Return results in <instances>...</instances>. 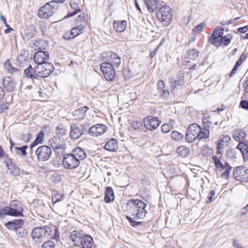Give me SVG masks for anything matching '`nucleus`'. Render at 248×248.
<instances>
[{"mask_svg": "<svg viewBox=\"0 0 248 248\" xmlns=\"http://www.w3.org/2000/svg\"><path fill=\"white\" fill-rule=\"evenodd\" d=\"M10 207L11 208L15 209L16 210H18V211H21V214H22L23 209L21 206L20 203L17 201H13L12 202L10 205Z\"/></svg>", "mask_w": 248, "mask_h": 248, "instance_id": "obj_45", "label": "nucleus"}, {"mask_svg": "<svg viewBox=\"0 0 248 248\" xmlns=\"http://www.w3.org/2000/svg\"><path fill=\"white\" fill-rule=\"evenodd\" d=\"M3 85L7 92H11L15 90L16 83L11 77L7 76L3 79Z\"/></svg>", "mask_w": 248, "mask_h": 248, "instance_id": "obj_21", "label": "nucleus"}, {"mask_svg": "<svg viewBox=\"0 0 248 248\" xmlns=\"http://www.w3.org/2000/svg\"><path fill=\"white\" fill-rule=\"evenodd\" d=\"M246 55L245 54H242L239 59H238V60L237 61V62H236V64H235V66H236V67H238L239 68V67L242 64V63H243V62H244L245 60L246 59Z\"/></svg>", "mask_w": 248, "mask_h": 248, "instance_id": "obj_50", "label": "nucleus"}, {"mask_svg": "<svg viewBox=\"0 0 248 248\" xmlns=\"http://www.w3.org/2000/svg\"><path fill=\"white\" fill-rule=\"evenodd\" d=\"M171 138L173 140L179 141L181 140L183 138L184 135L183 134L177 131H172L171 133Z\"/></svg>", "mask_w": 248, "mask_h": 248, "instance_id": "obj_37", "label": "nucleus"}, {"mask_svg": "<svg viewBox=\"0 0 248 248\" xmlns=\"http://www.w3.org/2000/svg\"><path fill=\"white\" fill-rule=\"evenodd\" d=\"M52 154L51 149L47 146L43 145L38 147L35 151L37 159L40 161L47 160Z\"/></svg>", "mask_w": 248, "mask_h": 248, "instance_id": "obj_14", "label": "nucleus"}, {"mask_svg": "<svg viewBox=\"0 0 248 248\" xmlns=\"http://www.w3.org/2000/svg\"><path fill=\"white\" fill-rule=\"evenodd\" d=\"M161 131L164 133H167L172 129V126L168 124H164L161 127Z\"/></svg>", "mask_w": 248, "mask_h": 248, "instance_id": "obj_46", "label": "nucleus"}, {"mask_svg": "<svg viewBox=\"0 0 248 248\" xmlns=\"http://www.w3.org/2000/svg\"><path fill=\"white\" fill-rule=\"evenodd\" d=\"M6 215L19 217L22 216L23 214H21V211H18L8 206L0 210V218H3Z\"/></svg>", "mask_w": 248, "mask_h": 248, "instance_id": "obj_19", "label": "nucleus"}, {"mask_svg": "<svg viewBox=\"0 0 248 248\" xmlns=\"http://www.w3.org/2000/svg\"><path fill=\"white\" fill-rule=\"evenodd\" d=\"M13 222V224H14L16 228H21V226L24 224V221L22 219H16L14 221H11Z\"/></svg>", "mask_w": 248, "mask_h": 248, "instance_id": "obj_48", "label": "nucleus"}, {"mask_svg": "<svg viewBox=\"0 0 248 248\" xmlns=\"http://www.w3.org/2000/svg\"><path fill=\"white\" fill-rule=\"evenodd\" d=\"M148 9V10L153 13L161 5L159 3V0H143Z\"/></svg>", "mask_w": 248, "mask_h": 248, "instance_id": "obj_24", "label": "nucleus"}, {"mask_svg": "<svg viewBox=\"0 0 248 248\" xmlns=\"http://www.w3.org/2000/svg\"><path fill=\"white\" fill-rule=\"evenodd\" d=\"M88 109V108L87 107H81L72 112V114L76 119H80L83 117Z\"/></svg>", "mask_w": 248, "mask_h": 248, "instance_id": "obj_35", "label": "nucleus"}, {"mask_svg": "<svg viewBox=\"0 0 248 248\" xmlns=\"http://www.w3.org/2000/svg\"><path fill=\"white\" fill-rule=\"evenodd\" d=\"M56 133L57 136L62 137V136H64L66 134V128L62 125H58L56 128Z\"/></svg>", "mask_w": 248, "mask_h": 248, "instance_id": "obj_40", "label": "nucleus"}, {"mask_svg": "<svg viewBox=\"0 0 248 248\" xmlns=\"http://www.w3.org/2000/svg\"><path fill=\"white\" fill-rule=\"evenodd\" d=\"M146 207V204L143 202H142L140 200V208H142L141 211H140V217H145L146 213V211L145 210Z\"/></svg>", "mask_w": 248, "mask_h": 248, "instance_id": "obj_49", "label": "nucleus"}, {"mask_svg": "<svg viewBox=\"0 0 248 248\" xmlns=\"http://www.w3.org/2000/svg\"><path fill=\"white\" fill-rule=\"evenodd\" d=\"M244 91L246 93H248V79H247L243 84Z\"/></svg>", "mask_w": 248, "mask_h": 248, "instance_id": "obj_61", "label": "nucleus"}, {"mask_svg": "<svg viewBox=\"0 0 248 248\" xmlns=\"http://www.w3.org/2000/svg\"><path fill=\"white\" fill-rule=\"evenodd\" d=\"M157 87L158 90H162L165 87V83L162 80H159L157 82Z\"/></svg>", "mask_w": 248, "mask_h": 248, "instance_id": "obj_58", "label": "nucleus"}, {"mask_svg": "<svg viewBox=\"0 0 248 248\" xmlns=\"http://www.w3.org/2000/svg\"><path fill=\"white\" fill-rule=\"evenodd\" d=\"M5 226L8 229L10 230H14L15 231V232L16 231L17 229L16 228L13 222L12 221H8L5 224Z\"/></svg>", "mask_w": 248, "mask_h": 248, "instance_id": "obj_52", "label": "nucleus"}, {"mask_svg": "<svg viewBox=\"0 0 248 248\" xmlns=\"http://www.w3.org/2000/svg\"><path fill=\"white\" fill-rule=\"evenodd\" d=\"M49 57L48 51H39L34 54L33 61L37 65H43L45 63H47L46 61Z\"/></svg>", "mask_w": 248, "mask_h": 248, "instance_id": "obj_17", "label": "nucleus"}, {"mask_svg": "<svg viewBox=\"0 0 248 248\" xmlns=\"http://www.w3.org/2000/svg\"><path fill=\"white\" fill-rule=\"evenodd\" d=\"M241 153L244 161L248 160V141L240 142L236 147Z\"/></svg>", "mask_w": 248, "mask_h": 248, "instance_id": "obj_23", "label": "nucleus"}, {"mask_svg": "<svg viewBox=\"0 0 248 248\" xmlns=\"http://www.w3.org/2000/svg\"><path fill=\"white\" fill-rule=\"evenodd\" d=\"M82 240L81 246L83 248H91L93 245V238L90 235H84Z\"/></svg>", "mask_w": 248, "mask_h": 248, "instance_id": "obj_30", "label": "nucleus"}, {"mask_svg": "<svg viewBox=\"0 0 248 248\" xmlns=\"http://www.w3.org/2000/svg\"><path fill=\"white\" fill-rule=\"evenodd\" d=\"M100 69L104 74L105 78L108 81H113L115 78L114 68L112 67L109 62H103L100 66Z\"/></svg>", "mask_w": 248, "mask_h": 248, "instance_id": "obj_11", "label": "nucleus"}, {"mask_svg": "<svg viewBox=\"0 0 248 248\" xmlns=\"http://www.w3.org/2000/svg\"><path fill=\"white\" fill-rule=\"evenodd\" d=\"M177 153L182 157H186L190 153V149L185 146H180L177 149Z\"/></svg>", "mask_w": 248, "mask_h": 248, "instance_id": "obj_34", "label": "nucleus"}, {"mask_svg": "<svg viewBox=\"0 0 248 248\" xmlns=\"http://www.w3.org/2000/svg\"><path fill=\"white\" fill-rule=\"evenodd\" d=\"M107 129L108 128L105 125L97 124L90 127L89 130V134L93 136H99L104 134Z\"/></svg>", "mask_w": 248, "mask_h": 248, "instance_id": "obj_18", "label": "nucleus"}, {"mask_svg": "<svg viewBox=\"0 0 248 248\" xmlns=\"http://www.w3.org/2000/svg\"><path fill=\"white\" fill-rule=\"evenodd\" d=\"M44 140V134L42 132H40L35 140V141L31 144V148L37 143H42Z\"/></svg>", "mask_w": 248, "mask_h": 248, "instance_id": "obj_43", "label": "nucleus"}, {"mask_svg": "<svg viewBox=\"0 0 248 248\" xmlns=\"http://www.w3.org/2000/svg\"><path fill=\"white\" fill-rule=\"evenodd\" d=\"M8 155L7 154L4 153V151L2 148V147L0 145V157H7Z\"/></svg>", "mask_w": 248, "mask_h": 248, "instance_id": "obj_63", "label": "nucleus"}, {"mask_svg": "<svg viewBox=\"0 0 248 248\" xmlns=\"http://www.w3.org/2000/svg\"><path fill=\"white\" fill-rule=\"evenodd\" d=\"M158 47H159V46H158L153 51L150 52V57H151V59L155 57V56L156 55Z\"/></svg>", "mask_w": 248, "mask_h": 248, "instance_id": "obj_60", "label": "nucleus"}, {"mask_svg": "<svg viewBox=\"0 0 248 248\" xmlns=\"http://www.w3.org/2000/svg\"><path fill=\"white\" fill-rule=\"evenodd\" d=\"M233 176L237 181L241 182L248 181V169L244 166H239L234 168Z\"/></svg>", "mask_w": 248, "mask_h": 248, "instance_id": "obj_13", "label": "nucleus"}, {"mask_svg": "<svg viewBox=\"0 0 248 248\" xmlns=\"http://www.w3.org/2000/svg\"><path fill=\"white\" fill-rule=\"evenodd\" d=\"M214 149L210 148L207 145H203L200 151L201 154L205 157H211L212 158V156L214 155ZM216 155L218 156L217 155Z\"/></svg>", "mask_w": 248, "mask_h": 248, "instance_id": "obj_28", "label": "nucleus"}, {"mask_svg": "<svg viewBox=\"0 0 248 248\" xmlns=\"http://www.w3.org/2000/svg\"><path fill=\"white\" fill-rule=\"evenodd\" d=\"M140 125L137 121H134L131 124V131H139Z\"/></svg>", "mask_w": 248, "mask_h": 248, "instance_id": "obj_54", "label": "nucleus"}, {"mask_svg": "<svg viewBox=\"0 0 248 248\" xmlns=\"http://www.w3.org/2000/svg\"><path fill=\"white\" fill-rule=\"evenodd\" d=\"M4 69L7 71V73L12 75L16 73L17 74H20V70L16 67H14L8 59L4 62Z\"/></svg>", "mask_w": 248, "mask_h": 248, "instance_id": "obj_27", "label": "nucleus"}, {"mask_svg": "<svg viewBox=\"0 0 248 248\" xmlns=\"http://www.w3.org/2000/svg\"><path fill=\"white\" fill-rule=\"evenodd\" d=\"M145 127L149 130L155 129L160 124L161 122L155 117L148 115L143 119Z\"/></svg>", "mask_w": 248, "mask_h": 248, "instance_id": "obj_16", "label": "nucleus"}, {"mask_svg": "<svg viewBox=\"0 0 248 248\" xmlns=\"http://www.w3.org/2000/svg\"><path fill=\"white\" fill-rule=\"evenodd\" d=\"M113 26L116 31L122 32L126 28L127 22L125 20L115 21L113 23Z\"/></svg>", "mask_w": 248, "mask_h": 248, "instance_id": "obj_31", "label": "nucleus"}, {"mask_svg": "<svg viewBox=\"0 0 248 248\" xmlns=\"http://www.w3.org/2000/svg\"><path fill=\"white\" fill-rule=\"evenodd\" d=\"M184 79V76H182L178 80H175L170 83V86L173 89L181 86Z\"/></svg>", "mask_w": 248, "mask_h": 248, "instance_id": "obj_42", "label": "nucleus"}, {"mask_svg": "<svg viewBox=\"0 0 248 248\" xmlns=\"http://www.w3.org/2000/svg\"><path fill=\"white\" fill-rule=\"evenodd\" d=\"M83 28L84 27L82 25H80L76 27L72 28L70 31V34L71 35H72V37L74 38L76 36L80 34Z\"/></svg>", "mask_w": 248, "mask_h": 248, "instance_id": "obj_36", "label": "nucleus"}, {"mask_svg": "<svg viewBox=\"0 0 248 248\" xmlns=\"http://www.w3.org/2000/svg\"><path fill=\"white\" fill-rule=\"evenodd\" d=\"M140 200H130L128 201L127 202V206L136 209L137 211L135 215L132 214L131 217H129L128 216H126V218L129 221L131 225L133 227H135L140 224V222L135 220L138 219L139 218V214L140 212V207L138 206Z\"/></svg>", "mask_w": 248, "mask_h": 248, "instance_id": "obj_9", "label": "nucleus"}, {"mask_svg": "<svg viewBox=\"0 0 248 248\" xmlns=\"http://www.w3.org/2000/svg\"><path fill=\"white\" fill-rule=\"evenodd\" d=\"M24 74L27 78L31 79L36 78L38 77L36 75V66L34 68H33L31 65H29V66L24 70Z\"/></svg>", "mask_w": 248, "mask_h": 248, "instance_id": "obj_32", "label": "nucleus"}, {"mask_svg": "<svg viewBox=\"0 0 248 248\" xmlns=\"http://www.w3.org/2000/svg\"><path fill=\"white\" fill-rule=\"evenodd\" d=\"M70 6L72 9L75 10V12L68 14V16H73L80 11L78 3L76 2H71Z\"/></svg>", "mask_w": 248, "mask_h": 248, "instance_id": "obj_39", "label": "nucleus"}, {"mask_svg": "<svg viewBox=\"0 0 248 248\" xmlns=\"http://www.w3.org/2000/svg\"><path fill=\"white\" fill-rule=\"evenodd\" d=\"M83 236L84 235H82L78 231L75 230L72 232L70 238L75 246L79 247L82 244L81 239Z\"/></svg>", "mask_w": 248, "mask_h": 248, "instance_id": "obj_25", "label": "nucleus"}, {"mask_svg": "<svg viewBox=\"0 0 248 248\" xmlns=\"http://www.w3.org/2000/svg\"><path fill=\"white\" fill-rule=\"evenodd\" d=\"M156 17L164 25L168 26L172 20V13L170 8L167 5L162 6L156 12Z\"/></svg>", "mask_w": 248, "mask_h": 248, "instance_id": "obj_6", "label": "nucleus"}, {"mask_svg": "<svg viewBox=\"0 0 248 248\" xmlns=\"http://www.w3.org/2000/svg\"><path fill=\"white\" fill-rule=\"evenodd\" d=\"M205 26V24L204 23H201L198 25L196 26L192 30V32L194 34H199L202 32Z\"/></svg>", "mask_w": 248, "mask_h": 248, "instance_id": "obj_41", "label": "nucleus"}, {"mask_svg": "<svg viewBox=\"0 0 248 248\" xmlns=\"http://www.w3.org/2000/svg\"><path fill=\"white\" fill-rule=\"evenodd\" d=\"M72 37V35H71L70 32V33L66 32L63 35V38L65 40H67L73 38Z\"/></svg>", "mask_w": 248, "mask_h": 248, "instance_id": "obj_62", "label": "nucleus"}, {"mask_svg": "<svg viewBox=\"0 0 248 248\" xmlns=\"http://www.w3.org/2000/svg\"><path fill=\"white\" fill-rule=\"evenodd\" d=\"M55 244L53 241L48 240L45 242L42 245V248H54Z\"/></svg>", "mask_w": 248, "mask_h": 248, "instance_id": "obj_47", "label": "nucleus"}, {"mask_svg": "<svg viewBox=\"0 0 248 248\" xmlns=\"http://www.w3.org/2000/svg\"><path fill=\"white\" fill-rule=\"evenodd\" d=\"M231 137L229 135H223L220 137L218 140L217 146V155H218V156H212V159L215 167L220 171L224 170L221 174V177L225 178H229L230 172L232 168L228 162H225L224 164L221 163V160L222 158L223 155L221 149L228 146Z\"/></svg>", "mask_w": 248, "mask_h": 248, "instance_id": "obj_1", "label": "nucleus"}, {"mask_svg": "<svg viewBox=\"0 0 248 248\" xmlns=\"http://www.w3.org/2000/svg\"><path fill=\"white\" fill-rule=\"evenodd\" d=\"M83 134V131L77 124H72L71 125L70 137L72 139L76 140L79 138Z\"/></svg>", "mask_w": 248, "mask_h": 248, "instance_id": "obj_22", "label": "nucleus"}, {"mask_svg": "<svg viewBox=\"0 0 248 248\" xmlns=\"http://www.w3.org/2000/svg\"><path fill=\"white\" fill-rule=\"evenodd\" d=\"M237 31L241 33H246V32H247L248 31V25L243 27L239 28L237 29Z\"/></svg>", "mask_w": 248, "mask_h": 248, "instance_id": "obj_59", "label": "nucleus"}, {"mask_svg": "<svg viewBox=\"0 0 248 248\" xmlns=\"http://www.w3.org/2000/svg\"><path fill=\"white\" fill-rule=\"evenodd\" d=\"M114 192L111 187H107L106 190L105 201L109 203L114 200Z\"/></svg>", "mask_w": 248, "mask_h": 248, "instance_id": "obj_33", "label": "nucleus"}, {"mask_svg": "<svg viewBox=\"0 0 248 248\" xmlns=\"http://www.w3.org/2000/svg\"><path fill=\"white\" fill-rule=\"evenodd\" d=\"M16 232L17 236L19 238H25L28 234L27 230L22 227L20 228H17Z\"/></svg>", "mask_w": 248, "mask_h": 248, "instance_id": "obj_38", "label": "nucleus"}, {"mask_svg": "<svg viewBox=\"0 0 248 248\" xmlns=\"http://www.w3.org/2000/svg\"><path fill=\"white\" fill-rule=\"evenodd\" d=\"M247 134L245 131L240 128H236L234 129L232 133V137L236 141L239 143L244 142L246 139Z\"/></svg>", "mask_w": 248, "mask_h": 248, "instance_id": "obj_20", "label": "nucleus"}, {"mask_svg": "<svg viewBox=\"0 0 248 248\" xmlns=\"http://www.w3.org/2000/svg\"><path fill=\"white\" fill-rule=\"evenodd\" d=\"M224 31L223 27H216L209 39L210 43L217 47H224L229 46L233 39V35L232 33H228L223 35Z\"/></svg>", "mask_w": 248, "mask_h": 248, "instance_id": "obj_3", "label": "nucleus"}, {"mask_svg": "<svg viewBox=\"0 0 248 248\" xmlns=\"http://www.w3.org/2000/svg\"><path fill=\"white\" fill-rule=\"evenodd\" d=\"M6 164V166L10 170L11 174L14 175H17L19 174L20 171L19 168L11 161V159H8Z\"/></svg>", "mask_w": 248, "mask_h": 248, "instance_id": "obj_26", "label": "nucleus"}, {"mask_svg": "<svg viewBox=\"0 0 248 248\" xmlns=\"http://www.w3.org/2000/svg\"><path fill=\"white\" fill-rule=\"evenodd\" d=\"M28 146L26 145H24L21 147H16L15 148V152H16V154L22 155L23 156H25L26 155V150Z\"/></svg>", "mask_w": 248, "mask_h": 248, "instance_id": "obj_44", "label": "nucleus"}, {"mask_svg": "<svg viewBox=\"0 0 248 248\" xmlns=\"http://www.w3.org/2000/svg\"><path fill=\"white\" fill-rule=\"evenodd\" d=\"M210 131L208 129L202 128L197 124L193 123L190 124L186 134V140L189 143H192L196 139L202 140L209 138Z\"/></svg>", "mask_w": 248, "mask_h": 248, "instance_id": "obj_4", "label": "nucleus"}, {"mask_svg": "<svg viewBox=\"0 0 248 248\" xmlns=\"http://www.w3.org/2000/svg\"><path fill=\"white\" fill-rule=\"evenodd\" d=\"M31 137V135L30 133L23 134L21 135V140L24 141H27Z\"/></svg>", "mask_w": 248, "mask_h": 248, "instance_id": "obj_56", "label": "nucleus"}, {"mask_svg": "<svg viewBox=\"0 0 248 248\" xmlns=\"http://www.w3.org/2000/svg\"><path fill=\"white\" fill-rule=\"evenodd\" d=\"M9 104L7 102L0 103V113L3 112L9 108Z\"/></svg>", "mask_w": 248, "mask_h": 248, "instance_id": "obj_51", "label": "nucleus"}, {"mask_svg": "<svg viewBox=\"0 0 248 248\" xmlns=\"http://www.w3.org/2000/svg\"><path fill=\"white\" fill-rule=\"evenodd\" d=\"M62 195H55L52 196V201L54 203H56L57 202L62 201L63 199Z\"/></svg>", "mask_w": 248, "mask_h": 248, "instance_id": "obj_53", "label": "nucleus"}, {"mask_svg": "<svg viewBox=\"0 0 248 248\" xmlns=\"http://www.w3.org/2000/svg\"><path fill=\"white\" fill-rule=\"evenodd\" d=\"M48 145L54 150L64 151L66 149L65 141L62 137L54 136L48 141Z\"/></svg>", "mask_w": 248, "mask_h": 248, "instance_id": "obj_15", "label": "nucleus"}, {"mask_svg": "<svg viewBox=\"0 0 248 248\" xmlns=\"http://www.w3.org/2000/svg\"><path fill=\"white\" fill-rule=\"evenodd\" d=\"M53 65L50 63H45L43 65L36 66V75L38 77L46 78L48 77L54 71Z\"/></svg>", "mask_w": 248, "mask_h": 248, "instance_id": "obj_10", "label": "nucleus"}, {"mask_svg": "<svg viewBox=\"0 0 248 248\" xmlns=\"http://www.w3.org/2000/svg\"><path fill=\"white\" fill-rule=\"evenodd\" d=\"M199 55V51L196 48H190L186 51L182 56L183 61L182 65L188 67L190 70H195L197 68V64L191 65L192 62L196 60Z\"/></svg>", "mask_w": 248, "mask_h": 248, "instance_id": "obj_5", "label": "nucleus"}, {"mask_svg": "<svg viewBox=\"0 0 248 248\" xmlns=\"http://www.w3.org/2000/svg\"><path fill=\"white\" fill-rule=\"evenodd\" d=\"M104 148L111 152H115L118 150V141L115 139H111L105 144Z\"/></svg>", "mask_w": 248, "mask_h": 248, "instance_id": "obj_29", "label": "nucleus"}, {"mask_svg": "<svg viewBox=\"0 0 248 248\" xmlns=\"http://www.w3.org/2000/svg\"><path fill=\"white\" fill-rule=\"evenodd\" d=\"M240 106L244 109H248V101L247 100H242L240 103Z\"/></svg>", "mask_w": 248, "mask_h": 248, "instance_id": "obj_57", "label": "nucleus"}, {"mask_svg": "<svg viewBox=\"0 0 248 248\" xmlns=\"http://www.w3.org/2000/svg\"><path fill=\"white\" fill-rule=\"evenodd\" d=\"M86 157V154L84 151L79 147H76L70 154L63 155V165L66 169H76L79 166L81 161Z\"/></svg>", "mask_w": 248, "mask_h": 248, "instance_id": "obj_2", "label": "nucleus"}, {"mask_svg": "<svg viewBox=\"0 0 248 248\" xmlns=\"http://www.w3.org/2000/svg\"><path fill=\"white\" fill-rule=\"evenodd\" d=\"M102 57L106 61L105 62L111 63L114 68L118 67L121 63V58L116 53L112 52H104Z\"/></svg>", "mask_w": 248, "mask_h": 248, "instance_id": "obj_12", "label": "nucleus"}, {"mask_svg": "<svg viewBox=\"0 0 248 248\" xmlns=\"http://www.w3.org/2000/svg\"><path fill=\"white\" fill-rule=\"evenodd\" d=\"M216 192L214 190H212L210 193L209 196L207 197L208 200L206 201L207 203L211 202L213 201V197H214Z\"/></svg>", "mask_w": 248, "mask_h": 248, "instance_id": "obj_55", "label": "nucleus"}, {"mask_svg": "<svg viewBox=\"0 0 248 248\" xmlns=\"http://www.w3.org/2000/svg\"><path fill=\"white\" fill-rule=\"evenodd\" d=\"M4 95L5 93L3 89L1 87H0V102L3 99Z\"/></svg>", "mask_w": 248, "mask_h": 248, "instance_id": "obj_64", "label": "nucleus"}, {"mask_svg": "<svg viewBox=\"0 0 248 248\" xmlns=\"http://www.w3.org/2000/svg\"><path fill=\"white\" fill-rule=\"evenodd\" d=\"M58 9L57 4L49 1L40 8L37 12V16L41 18H47L53 16Z\"/></svg>", "mask_w": 248, "mask_h": 248, "instance_id": "obj_7", "label": "nucleus"}, {"mask_svg": "<svg viewBox=\"0 0 248 248\" xmlns=\"http://www.w3.org/2000/svg\"><path fill=\"white\" fill-rule=\"evenodd\" d=\"M51 232V228L47 226L38 227L32 229L31 236L36 242L41 240L43 238L49 236Z\"/></svg>", "mask_w": 248, "mask_h": 248, "instance_id": "obj_8", "label": "nucleus"}]
</instances>
